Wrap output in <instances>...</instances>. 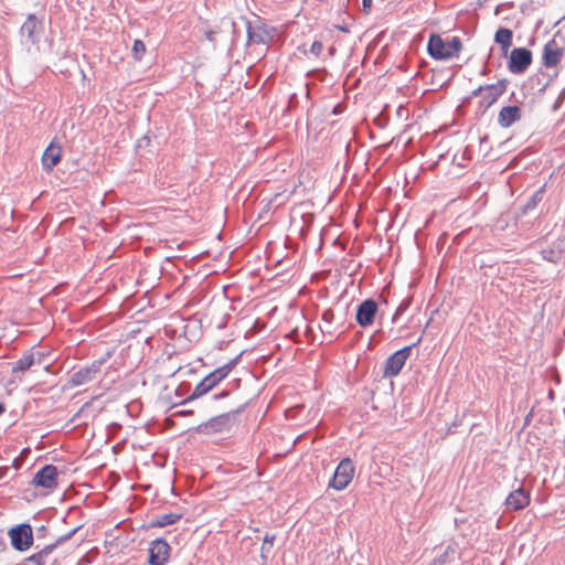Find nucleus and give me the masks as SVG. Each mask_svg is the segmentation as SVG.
<instances>
[{
    "instance_id": "nucleus-1",
    "label": "nucleus",
    "mask_w": 565,
    "mask_h": 565,
    "mask_svg": "<svg viewBox=\"0 0 565 565\" xmlns=\"http://www.w3.org/2000/svg\"><path fill=\"white\" fill-rule=\"evenodd\" d=\"M44 35L43 20L29 13L19 30V41L23 50L31 55L40 52V43Z\"/></svg>"
},
{
    "instance_id": "nucleus-2",
    "label": "nucleus",
    "mask_w": 565,
    "mask_h": 565,
    "mask_svg": "<svg viewBox=\"0 0 565 565\" xmlns=\"http://www.w3.org/2000/svg\"><path fill=\"white\" fill-rule=\"evenodd\" d=\"M239 358L241 354H238L234 359L230 360L227 363L209 373L204 379H202L200 383L195 385L193 391L188 395L185 399H183L180 403V405L188 404L211 392L215 386H217L224 379H226L230 375V373L236 366Z\"/></svg>"
},
{
    "instance_id": "nucleus-3",
    "label": "nucleus",
    "mask_w": 565,
    "mask_h": 565,
    "mask_svg": "<svg viewBox=\"0 0 565 565\" xmlns=\"http://www.w3.org/2000/svg\"><path fill=\"white\" fill-rule=\"evenodd\" d=\"M243 408L244 406H241L237 409L214 416L198 425L194 429L196 433L205 435L230 433L237 424V417L242 413Z\"/></svg>"
},
{
    "instance_id": "nucleus-4",
    "label": "nucleus",
    "mask_w": 565,
    "mask_h": 565,
    "mask_svg": "<svg viewBox=\"0 0 565 565\" xmlns=\"http://www.w3.org/2000/svg\"><path fill=\"white\" fill-rule=\"evenodd\" d=\"M461 49V40L457 36L446 42L439 34H431L427 43L428 54L431 58L437 61L452 58L458 55Z\"/></svg>"
},
{
    "instance_id": "nucleus-5",
    "label": "nucleus",
    "mask_w": 565,
    "mask_h": 565,
    "mask_svg": "<svg viewBox=\"0 0 565 565\" xmlns=\"http://www.w3.org/2000/svg\"><path fill=\"white\" fill-rule=\"evenodd\" d=\"M422 337H419L415 343L406 345L391 354L384 362L383 376L394 377L398 375L402 369L404 367L407 359L409 358L413 348L418 345Z\"/></svg>"
},
{
    "instance_id": "nucleus-6",
    "label": "nucleus",
    "mask_w": 565,
    "mask_h": 565,
    "mask_svg": "<svg viewBox=\"0 0 565 565\" xmlns=\"http://www.w3.org/2000/svg\"><path fill=\"white\" fill-rule=\"evenodd\" d=\"M111 356V352H106V354L93 361L90 364L85 365L74 372L71 375L70 383L72 386H82L89 382H92L96 375L100 372L102 366L108 361V359Z\"/></svg>"
},
{
    "instance_id": "nucleus-7",
    "label": "nucleus",
    "mask_w": 565,
    "mask_h": 565,
    "mask_svg": "<svg viewBox=\"0 0 565 565\" xmlns=\"http://www.w3.org/2000/svg\"><path fill=\"white\" fill-rule=\"evenodd\" d=\"M11 545L19 552H24L33 545L34 536L32 526L29 523H21L8 531Z\"/></svg>"
},
{
    "instance_id": "nucleus-8",
    "label": "nucleus",
    "mask_w": 565,
    "mask_h": 565,
    "mask_svg": "<svg viewBox=\"0 0 565 565\" xmlns=\"http://www.w3.org/2000/svg\"><path fill=\"white\" fill-rule=\"evenodd\" d=\"M355 467L350 458H343L329 482V487L337 490H344L353 479Z\"/></svg>"
},
{
    "instance_id": "nucleus-9",
    "label": "nucleus",
    "mask_w": 565,
    "mask_h": 565,
    "mask_svg": "<svg viewBox=\"0 0 565 565\" xmlns=\"http://www.w3.org/2000/svg\"><path fill=\"white\" fill-rule=\"evenodd\" d=\"M508 79L503 78L494 84L484 85L486 90L478 104V111L483 115L505 92Z\"/></svg>"
},
{
    "instance_id": "nucleus-10",
    "label": "nucleus",
    "mask_w": 565,
    "mask_h": 565,
    "mask_svg": "<svg viewBox=\"0 0 565 565\" xmlns=\"http://www.w3.org/2000/svg\"><path fill=\"white\" fill-rule=\"evenodd\" d=\"M532 52L526 47H515L510 53L508 68L512 74H523L532 64Z\"/></svg>"
},
{
    "instance_id": "nucleus-11",
    "label": "nucleus",
    "mask_w": 565,
    "mask_h": 565,
    "mask_svg": "<svg viewBox=\"0 0 565 565\" xmlns=\"http://www.w3.org/2000/svg\"><path fill=\"white\" fill-rule=\"evenodd\" d=\"M58 470L54 465H45L33 477L31 483L34 487H40L47 490H53L57 487Z\"/></svg>"
},
{
    "instance_id": "nucleus-12",
    "label": "nucleus",
    "mask_w": 565,
    "mask_h": 565,
    "mask_svg": "<svg viewBox=\"0 0 565 565\" xmlns=\"http://www.w3.org/2000/svg\"><path fill=\"white\" fill-rule=\"evenodd\" d=\"M377 310L379 306L374 299L367 298L363 300L356 308L355 320L358 324L362 328L372 326Z\"/></svg>"
},
{
    "instance_id": "nucleus-13",
    "label": "nucleus",
    "mask_w": 565,
    "mask_h": 565,
    "mask_svg": "<svg viewBox=\"0 0 565 565\" xmlns=\"http://www.w3.org/2000/svg\"><path fill=\"white\" fill-rule=\"evenodd\" d=\"M170 545L164 539H156L149 545V564L166 565L170 555Z\"/></svg>"
},
{
    "instance_id": "nucleus-14",
    "label": "nucleus",
    "mask_w": 565,
    "mask_h": 565,
    "mask_svg": "<svg viewBox=\"0 0 565 565\" xmlns=\"http://www.w3.org/2000/svg\"><path fill=\"white\" fill-rule=\"evenodd\" d=\"M564 55V49L555 39L550 40L543 47V64L546 67L556 66Z\"/></svg>"
},
{
    "instance_id": "nucleus-15",
    "label": "nucleus",
    "mask_w": 565,
    "mask_h": 565,
    "mask_svg": "<svg viewBox=\"0 0 565 565\" xmlns=\"http://www.w3.org/2000/svg\"><path fill=\"white\" fill-rule=\"evenodd\" d=\"M530 501V491L519 487L507 497L504 504L508 510L519 511L527 507Z\"/></svg>"
},
{
    "instance_id": "nucleus-16",
    "label": "nucleus",
    "mask_w": 565,
    "mask_h": 565,
    "mask_svg": "<svg viewBox=\"0 0 565 565\" xmlns=\"http://www.w3.org/2000/svg\"><path fill=\"white\" fill-rule=\"evenodd\" d=\"M43 354L41 352H33L32 350L25 351L21 358H19L12 364V373L25 372L35 363L41 364Z\"/></svg>"
},
{
    "instance_id": "nucleus-17",
    "label": "nucleus",
    "mask_w": 565,
    "mask_h": 565,
    "mask_svg": "<svg viewBox=\"0 0 565 565\" xmlns=\"http://www.w3.org/2000/svg\"><path fill=\"white\" fill-rule=\"evenodd\" d=\"M564 250H565V238L558 237L557 239L552 242V244L550 246H547L546 248H543L541 250V255H542L543 259H545L550 263H553V264H557L561 262Z\"/></svg>"
},
{
    "instance_id": "nucleus-18",
    "label": "nucleus",
    "mask_w": 565,
    "mask_h": 565,
    "mask_svg": "<svg viewBox=\"0 0 565 565\" xmlns=\"http://www.w3.org/2000/svg\"><path fill=\"white\" fill-rule=\"evenodd\" d=\"M521 119V108L519 106H504L498 115V125L501 128H509Z\"/></svg>"
},
{
    "instance_id": "nucleus-19",
    "label": "nucleus",
    "mask_w": 565,
    "mask_h": 565,
    "mask_svg": "<svg viewBox=\"0 0 565 565\" xmlns=\"http://www.w3.org/2000/svg\"><path fill=\"white\" fill-rule=\"evenodd\" d=\"M62 158V148L51 142L42 156V167L45 171H51Z\"/></svg>"
},
{
    "instance_id": "nucleus-20",
    "label": "nucleus",
    "mask_w": 565,
    "mask_h": 565,
    "mask_svg": "<svg viewBox=\"0 0 565 565\" xmlns=\"http://www.w3.org/2000/svg\"><path fill=\"white\" fill-rule=\"evenodd\" d=\"M247 39L254 44H266L270 41L271 35L265 25L253 26L250 22H247Z\"/></svg>"
},
{
    "instance_id": "nucleus-21",
    "label": "nucleus",
    "mask_w": 565,
    "mask_h": 565,
    "mask_svg": "<svg viewBox=\"0 0 565 565\" xmlns=\"http://www.w3.org/2000/svg\"><path fill=\"white\" fill-rule=\"evenodd\" d=\"M513 32L508 28H499L494 34V42L501 46L502 55L507 56L512 46Z\"/></svg>"
},
{
    "instance_id": "nucleus-22",
    "label": "nucleus",
    "mask_w": 565,
    "mask_h": 565,
    "mask_svg": "<svg viewBox=\"0 0 565 565\" xmlns=\"http://www.w3.org/2000/svg\"><path fill=\"white\" fill-rule=\"evenodd\" d=\"M181 518H182L181 513H172V512L157 515L149 521L147 527L152 529V527H164L167 525H172V524H175Z\"/></svg>"
},
{
    "instance_id": "nucleus-23",
    "label": "nucleus",
    "mask_w": 565,
    "mask_h": 565,
    "mask_svg": "<svg viewBox=\"0 0 565 565\" xmlns=\"http://www.w3.org/2000/svg\"><path fill=\"white\" fill-rule=\"evenodd\" d=\"M56 550V544H49L40 550L38 553L25 558L26 562L33 563L34 565H45L47 557Z\"/></svg>"
},
{
    "instance_id": "nucleus-24",
    "label": "nucleus",
    "mask_w": 565,
    "mask_h": 565,
    "mask_svg": "<svg viewBox=\"0 0 565 565\" xmlns=\"http://www.w3.org/2000/svg\"><path fill=\"white\" fill-rule=\"evenodd\" d=\"M455 553V548L451 545H448L446 550L434 558L430 565H445L452 561V554Z\"/></svg>"
},
{
    "instance_id": "nucleus-25",
    "label": "nucleus",
    "mask_w": 565,
    "mask_h": 565,
    "mask_svg": "<svg viewBox=\"0 0 565 565\" xmlns=\"http://www.w3.org/2000/svg\"><path fill=\"white\" fill-rule=\"evenodd\" d=\"M543 194H544V190L543 188H541L540 190L535 191L531 198L529 199V201L525 203L524 207H523V212L526 213L529 211H532L534 210L537 204L542 201L543 199Z\"/></svg>"
},
{
    "instance_id": "nucleus-26",
    "label": "nucleus",
    "mask_w": 565,
    "mask_h": 565,
    "mask_svg": "<svg viewBox=\"0 0 565 565\" xmlns=\"http://www.w3.org/2000/svg\"><path fill=\"white\" fill-rule=\"evenodd\" d=\"M275 539H276L275 534H271V533H266L265 534L264 542H263V545L260 547V556H262V558L266 559L268 557V555L271 552Z\"/></svg>"
},
{
    "instance_id": "nucleus-27",
    "label": "nucleus",
    "mask_w": 565,
    "mask_h": 565,
    "mask_svg": "<svg viewBox=\"0 0 565 565\" xmlns=\"http://www.w3.org/2000/svg\"><path fill=\"white\" fill-rule=\"evenodd\" d=\"M146 52V45L141 40H135L132 45V56L135 60L140 61Z\"/></svg>"
},
{
    "instance_id": "nucleus-28",
    "label": "nucleus",
    "mask_w": 565,
    "mask_h": 565,
    "mask_svg": "<svg viewBox=\"0 0 565 565\" xmlns=\"http://www.w3.org/2000/svg\"><path fill=\"white\" fill-rule=\"evenodd\" d=\"M409 305H411V300L408 298L404 299L396 308V310L393 315L392 321L396 322L398 317L402 316L409 308Z\"/></svg>"
},
{
    "instance_id": "nucleus-29",
    "label": "nucleus",
    "mask_w": 565,
    "mask_h": 565,
    "mask_svg": "<svg viewBox=\"0 0 565 565\" xmlns=\"http://www.w3.org/2000/svg\"><path fill=\"white\" fill-rule=\"evenodd\" d=\"M79 526H76L75 529L71 530L70 532L58 536L56 541L53 544H56V548L65 543L66 541L71 540L73 535L78 531Z\"/></svg>"
},
{
    "instance_id": "nucleus-30",
    "label": "nucleus",
    "mask_w": 565,
    "mask_h": 565,
    "mask_svg": "<svg viewBox=\"0 0 565 565\" xmlns=\"http://www.w3.org/2000/svg\"><path fill=\"white\" fill-rule=\"evenodd\" d=\"M190 390V385L186 384V383H182L180 384L177 390H175V396L179 397V398H182L178 404H180L183 399H185L188 396L186 393L189 392Z\"/></svg>"
},
{
    "instance_id": "nucleus-31",
    "label": "nucleus",
    "mask_w": 565,
    "mask_h": 565,
    "mask_svg": "<svg viewBox=\"0 0 565 565\" xmlns=\"http://www.w3.org/2000/svg\"><path fill=\"white\" fill-rule=\"evenodd\" d=\"M323 50V44L320 41H315L310 46V53L319 56Z\"/></svg>"
},
{
    "instance_id": "nucleus-32",
    "label": "nucleus",
    "mask_w": 565,
    "mask_h": 565,
    "mask_svg": "<svg viewBox=\"0 0 565 565\" xmlns=\"http://www.w3.org/2000/svg\"><path fill=\"white\" fill-rule=\"evenodd\" d=\"M322 320L328 323V324H331L332 321L334 320V312L331 310V309H327L322 312Z\"/></svg>"
},
{
    "instance_id": "nucleus-33",
    "label": "nucleus",
    "mask_w": 565,
    "mask_h": 565,
    "mask_svg": "<svg viewBox=\"0 0 565 565\" xmlns=\"http://www.w3.org/2000/svg\"><path fill=\"white\" fill-rule=\"evenodd\" d=\"M298 100H297V94L294 93L289 96L287 110H290L291 108L296 107Z\"/></svg>"
},
{
    "instance_id": "nucleus-34",
    "label": "nucleus",
    "mask_w": 565,
    "mask_h": 565,
    "mask_svg": "<svg viewBox=\"0 0 565 565\" xmlns=\"http://www.w3.org/2000/svg\"><path fill=\"white\" fill-rule=\"evenodd\" d=\"M228 395H230V391L223 390L220 393L214 394L212 397L214 401H218V399L228 397Z\"/></svg>"
},
{
    "instance_id": "nucleus-35",
    "label": "nucleus",
    "mask_w": 565,
    "mask_h": 565,
    "mask_svg": "<svg viewBox=\"0 0 565 565\" xmlns=\"http://www.w3.org/2000/svg\"><path fill=\"white\" fill-rule=\"evenodd\" d=\"M486 90L484 88V85H480L479 87H477L472 93H471V96H482V93Z\"/></svg>"
},
{
    "instance_id": "nucleus-36",
    "label": "nucleus",
    "mask_w": 565,
    "mask_h": 565,
    "mask_svg": "<svg viewBox=\"0 0 565 565\" xmlns=\"http://www.w3.org/2000/svg\"><path fill=\"white\" fill-rule=\"evenodd\" d=\"M214 35H215V32L212 31V30H207L205 31V38L209 40V41H214Z\"/></svg>"
},
{
    "instance_id": "nucleus-37",
    "label": "nucleus",
    "mask_w": 565,
    "mask_h": 565,
    "mask_svg": "<svg viewBox=\"0 0 565 565\" xmlns=\"http://www.w3.org/2000/svg\"><path fill=\"white\" fill-rule=\"evenodd\" d=\"M565 98V88L562 89V92L559 93L558 97H557V102H563Z\"/></svg>"
},
{
    "instance_id": "nucleus-38",
    "label": "nucleus",
    "mask_w": 565,
    "mask_h": 565,
    "mask_svg": "<svg viewBox=\"0 0 565 565\" xmlns=\"http://www.w3.org/2000/svg\"><path fill=\"white\" fill-rule=\"evenodd\" d=\"M364 8H370L372 6V0H362Z\"/></svg>"
},
{
    "instance_id": "nucleus-39",
    "label": "nucleus",
    "mask_w": 565,
    "mask_h": 565,
    "mask_svg": "<svg viewBox=\"0 0 565 565\" xmlns=\"http://www.w3.org/2000/svg\"><path fill=\"white\" fill-rule=\"evenodd\" d=\"M6 550V543L0 537V552L4 551Z\"/></svg>"
},
{
    "instance_id": "nucleus-40",
    "label": "nucleus",
    "mask_w": 565,
    "mask_h": 565,
    "mask_svg": "<svg viewBox=\"0 0 565 565\" xmlns=\"http://www.w3.org/2000/svg\"><path fill=\"white\" fill-rule=\"evenodd\" d=\"M329 53H330V55H334V53H335V47H334V46H331V47L329 49Z\"/></svg>"
},
{
    "instance_id": "nucleus-41",
    "label": "nucleus",
    "mask_w": 565,
    "mask_h": 565,
    "mask_svg": "<svg viewBox=\"0 0 565 565\" xmlns=\"http://www.w3.org/2000/svg\"><path fill=\"white\" fill-rule=\"evenodd\" d=\"M6 411V407L2 403H0V415L3 414Z\"/></svg>"
},
{
    "instance_id": "nucleus-42",
    "label": "nucleus",
    "mask_w": 565,
    "mask_h": 565,
    "mask_svg": "<svg viewBox=\"0 0 565 565\" xmlns=\"http://www.w3.org/2000/svg\"><path fill=\"white\" fill-rule=\"evenodd\" d=\"M45 530H46V527L44 525H42L38 529V532L43 533Z\"/></svg>"
},
{
    "instance_id": "nucleus-43",
    "label": "nucleus",
    "mask_w": 565,
    "mask_h": 565,
    "mask_svg": "<svg viewBox=\"0 0 565 565\" xmlns=\"http://www.w3.org/2000/svg\"><path fill=\"white\" fill-rule=\"evenodd\" d=\"M562 103H563V102H557V100H556V102H555V104H554V109H557Z\"/></svg>"
},
{
    "instance_id": "nucleus-44",
    "label": "nucleus",
    "mask_w": 565,
    "mask_h": 565,
    "mask_svg": "<svg viewBox=\"0 0 565 565\" xmlns=\"http://www.w3.org/2000/svg\"><path fill=\"white\" fill-rule=\"evenodd\" d=\"M190 413H191L190 411H182V412H180V415L185 416V415H188Z\"/></svg>"
},
{
    "instance_id": "nucleus-45",
    "label": "nucleus",
    "mask_w": 565,
    "mask_h": 565,
    "mask_svg": "<svg viewBox=\"0 0 565 565\" xmlns=\"http://www.w3.org/2000/svg\"><path fill=\"white\" fill-rule=\"evenodd\" d=\"M532 414L530 413L526 417H525V424L529 423L530 418H531Z\"/></svg>"
},
{
    "instance_id": "nucleus-46",
    "label": "nucleus",
    "mask_w": 565,
    "mask_h": 565,
    "mask_svg": "<svg viewBox=\"0 0 565 565\" xmlns=\"http://www.w3.org/2000/svg\"><path fill=\"white\" fill-rule=\"evenodd\" d=\"M487 70H488V68H487V66H484V67H483V70H482V72H481V74H486V73H487Z\"/></svg>"
},
{
    "instance_id": "nucleus-47",
    "label": "nucleus",
    "mask_w": 565,
    "mask_h": 565,
    "mask_svg": "<svg viewBox=\"0 0 565 565\" xmlns=\"http://www.w3.org/2000/svg\"><path fill=\"white\" fill-rule=\"evenodd\" d=\"M563 333H564V335H565V328H564V332H563Z\"/></svg>"
}]
</instances>
